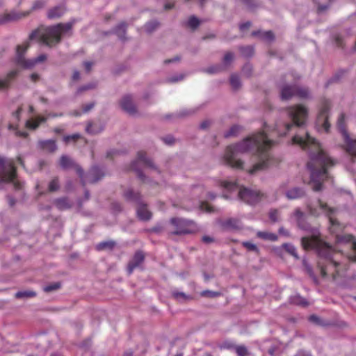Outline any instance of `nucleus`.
<instances>
[{"label":"nucleus","instance_id":"1","mask_svg":"<svg viewBox=\"0 0 356 356\" xmlns=\"http://www.w3.org/2000/svg\"><path fill=\"white\" fill-rule=\"evenodd\" d=\"M270 127L264 125L261 131L246 138L242 141L227 147L223 156L224 163L236 169H243V161L238 158L241 154L252 152L257 157L258 162L248 170L250 174L265 169L270 166L271 156L269 149L275 144L270 138Z\"/></svg>","mask_w":356,"mask_h":356},{"label":"nucleus","instance_id":"2","mask_svg":"<svg viewBox=\"0 0 356 356\" xmlns=\"http://www.w3.org/2000/svg\"><path fill=\"white\" fill-rule=\"evenodd\" d=\"M291 143L308 151L309 161L307 168L310 171V184L314 191H321L323 181L332 179L328 169L334 165L336 161L327 154L322 145L306 131L300 130L296 134Z\"/></svg>","mask_w":356,"mask_h":356},{"label":"nucleus","instance_id":"3","mask_svg":"<svg viewBox=\"0 0 356 356\" xmlns=\"http://www.w3.org/2000/svg\"><path fill=\"white\" fill-rule=\"evenodd\" d=\"M302 247L305 250H316L325 261H319L318 266L323 277H332L333 280L340 275L341 264L334 259L335 250L323 241L320 236V232L316 229L312 231V238H304Z\"/></svg>","mask_w":356,"mask_h":356},{"label":"nucleus","instance_id":"4","mask_svg":"<svg viewBox=\"0 0 356 356\" xmlns=\"http://www.w3.org/2000/svg\"><path fill=\"white\" fill-rule=\"evenodd\" d=\"M74 23V21H72L65 24H58L45 29L35 30L31 33L29 40H38L47 46H54L60 42L62 37L71 35Z\"/></svg>","mask_w":356,"mask_h":356},{"label":"nucleus","instance_id":"5","mask_svg":"<svg viewBox=\"0 0 356 356\" xmlns=\"http://www.w3.org/2000/svg\"><path fill=\"white\" fill-rule=\"evenodd\" d=\"M286 114L292 122H284L278 121L273 131H275L278 136H282L286 134L293 127L303 126L308 118V109L303 105L298 104L288 107Z\"/></svg>","mask_w":356,"mask_h":356},{"label":"nucleus","instance_id":"6","mask_svg":"<svg viewBox=\"0 0 356 356\" xmlns=\"http://www.w3.org/2000/svg\"><path fill=\"white\" fill-rule=\"evenodd\" d=\"M221 186L228 191H238V198L250 205H256L266 197V194L261 191L244 186L238 188L236 182L222 181Z\"/></svg>","mask_w":356,"mask_h":356},{"label":"nucleus","instance_id":"7","mask_svg":"<svg viewBox=\"0 0 356 356\" xmlns=\"http://www.w3.org/2000/svg\"><path fill=\"white\" fill-rule=\"evenodd\" d=\"M60 165L63 169L74 168L83 186L88 183H95L104 177V173L102 170L97 166H93L90 169L87 176L85 177L83 169L79 165L76 164L72 159L65 155H63L60 157Z\"/></svg>","mask_w":356,"mask_h":356},{"label":"nucleus","instance_id":"8","mask_svg":"<svg viewBox=\"0 0 356 356\" xmlns=\"http://www.w3.org/2000/svg\"><path fill=\"white\" fill-rule=\"evenodd\" d=\"M307 208L312 216H318L321 214H324L329 218L331 232L335 233L338 228L342 229L339 222L334 218L337 211L334 208L328 207L326 203L319 200L315 204H309Z\"/></svg>","mask_w":356,"mask_h":356},{"label":"nucleus","instance_id":"9","mask_svg":"<svg viewBox=\"0 0 356 356\" xmlns=\"http://www.w3.org/2000/svg\"><path fill=\"white\" fill-rule=\"evenodd\" d=\"M337 127L341 134L343 149L352 157H356V138L350 136L346 129L345 115L341 113L337 120Z\"/></svg>","mask_w":356,"mask_h":356},{"label":"nucleus","instance_id":"10","mask_svg":"<svg viewBox=\"0 0 356 356\" xmlns=\"http://www.w3.org/2000/svg\"><path fill=\"white\" fill-rule=\"evenodd\" d=\"M15 168L13 161L0 157V183L13 182L16 188H20V184L15 181Z\"/></svg>","mask_w":356,"mask_h":356},{"label":"nucleus","instance_id":"11","mask_svg":"<svg viewBox=\"0 0 356 356\" xmlns=\"http://www.w3.org/2000/svg\"><path fill=\"white\" fill-rule=\"evenodd\" d=\"M29 47V42H26L17 47L15 61L17 64L24 68H31L38 63H42L47 59L45 54H41L34 59L26 60L24 54Z\"/></svg>","mask_w":356,"mask_h":356},{"label":"nucleus","instance_id":"12","mask_svg":"<svg viewBox=\"0 0 356 356\" xmlns=\"http://www.w3.org/2000/svg\"><path fill=\"white\" fill-rule=\"evenodd\" d=\"M170 225L172 227L170 232L176 235L193 233L197 229L193 221L184 218H172L170 220Z\"/></svg>","mask_w":356,"mask_h":356},{"label":"nucleus","instance_id":"13","mask_svg":"<svg viewBox=\"0 0 356 356\" xmlns=\"http://www.w3.org/2000/svg\"><path fill=\"white\" fill-rule=\"evenodd\" d=\"M124 196L127 200L138 204L137 216L140 220L146 221L151 218L152 213L147 209V206L141 202V197L138 193H135L132 190L128 189L124 192Z\"/></svg>","mask_w":356,"mask_h":356},{"label":"nucleus","instance_id":"14","mask_svg":"<svg viewBox=\"0 0 356 356\" xmlns=\"http://www.w3.org/2000/svg\"><path fill=\"white\" fill-rule=\"evenodd\" d=\"M330 105V102L329 100H325L322 104V106L316 121V128L318 131L327 132L329 131L330 127L328 122Z\"/></svg>","mask_w":356,"mask_h":356},{"label":"nucleus","instance_id":"15","mask_svg":"<svg viewBox=\"0 0 356 356\" xmlns=\"http://www.w3.org/2000/svg\"><path fill=\"white\" fill-rule=\"evenodd\" d=\"M310 92L306 88H298L296 85H286L281 89V98L283 100H288L293 96H298L301 98H309Z\"/></svg>","mask_w":356,"mask_h":356},{"label":"nucleus","instance_id":"16","mask_svg":"<svg viewBox=\"0 0 356 356\" xmlns=\"http://www.w3.org/2000/svg\"><path fill=\"white\" fill-rule=\"evenodd\" d=\"M337 248H340L341 245H346L350 249L351 252L348 253L347 257L350 261L356 262V239L350 234L337 235Z\"/></svg>","mask_w":356,"mask_h":356},{"label":"nucleus","instance_id":"17","mask_svg":"<svg viewBox=\"0 0 356 356\" xmlns=\"http://www.w3.org/2000/svg\"><path fill=\"white\" fill-rule=\"evenodd\" d=\"M45 4L44 0H36L31 8V10L23 13L13 12L11 13L5 15L2 17H0V24L5 23L11 20L18 19L22 17L28 16L31 11L37 10L42 8Z\"/></svg>","mask_w":356,"mask_h":356},{"label":"nucleus","instance_id":"18","mask_svg":"<svg viewBox=\"0 0 356 356\" xmlns=\"http://www.w3.org/2000/svg\"><path fill=\"white\" fill-rule=\"evenodd\" d=\"M138 165H142L144 168H154V165L152 161L146 156V154L143 152H139L138 153L137 159L132 163L131 168L134 170L141 179H144V175L140 168L138 167Z\"/></svg>","mask_w":356,"mask_h":356},{"label":"nucleus","instance_id":"19","mask_svg":"<svg viewBox=\"0 0 356 356\" xmlns=\"http://www.w3.org/2000/svg\"><path fill=\"white\" fill-rule=\"evenodd\" d=\"M294 216L296 218L298 226L302 229L308 231L309 232V236H304L302 238V239H303L304 238H312V231L314 229H316L319 232V231L317 228L311 227L309 225L303 222V218H304L305 215H304L303 212H302L299 209H296V211L294 212ZM301 243H302V240H301Z\"/></svg>","mask_w":356,"mask_h":356},{"label":"nucleus","instance_id":"20","mask_svg":"<svg viewBox=\"0 0 356 356\" xmlns=\"http://www.w3.org/2000/svg\"><path fill=\"white\" fill-rule=\"evenodd\" d=\"M121 108L130 115H134L136 112L135 104L131 95L124 96L120 101Z\"/></svg>","mask_w":356,"mask_h":356},{"label":"nucleus","instance_id":"21","mask_svg":"<svg viewBox=\"0 0 356 356\" xmlns=\"http://www.w3.org/2000/svg\"><path fill=\"white\" fill-rule=\"evenodd\" d=\"M18 74L17 70H13L9 72L6 76L0 79V91L7 90L12 81L15 79Z\"/></svg>","mask_w":356,"mask_h":356},{"label":"nucleus","instance_id":"22","mask_svg":"<svg viewBox=\"0 0 356 356\" xmlns=\"http://www.w3.org/2000/svg\"><path fill=\"white\" fill-rule=\"evenodd\" d=\"M144 261V255L141 252H136L132 259L129 261L127 267L129 274L132 273L134 270L138 267Z\"/></svg>","mask_w":356,"mask_h":356},{"label":"nucleus","instance_id":"23","mask_svg":"<svg viewBox=\"0 0 356 356\" xmlns=\"http://www.w3.org/2000/svg\"><path fill=\"white\" fill-rule=\"evenodd\" d=\"M220 225L227 230L239 229L242 227L241 222L237 218H229L222 220L220 222Z\"/></svg>","mask_w":356,"mask_h":356},{"label":"nucleus","instance_id":"24","mask_svg":"<svg viewBox=\"0 0 356 356\" xmlns=\"http://www.w3.org/2000/svg\"><path fill=\"white\" fill-rule=\"evenodd\" d=\"M305 195V191L298 187L293 188L286 192V196L289 200L300 198Z\"/></svg>","mask_w":356,"mask_h":356},{"label":"nucleus","instance_id":"25","mask_svg":"<svg viewBox=\"0 0 356 356\" xmlns=\"http://www.w3.org/2000/svg\"><path fill=\"white\" fill-rule=\"evenodd\" d=\"M39 144L42 149L49 152H53L57 149L56 144L53 140H42Z\"/></svg>","mask_w":356,"mask_h":356},{"label":"nucleus","instance_id":"26","mask_svg":"<svg viewBox=\"0 0 356 356\" xmlns=\"http://www.w3.org/2000/svg\"><path fill=\"white\" fill-rule=\"evenodd\" d=\"M46 120V118L42 116H38L36 118H31L27 120L26 122V125L28 128L31 129H36L39 124Z\"/></svg>","mask_w":356,"mask_h":356},{"label":"nucleus","instance_id":"27","mask_svg":"<svg viewBox=\"0 0 356 356\" xmlns=\"http://www.w3.org/2000/svg\"><path fill=\"white\" fill-rule=\"evenodd\" d=\"M257 236L264 241H275L277 240V236L271 232L259 231L256 234Z\"/></svg>","mask_w":356,"mask_h":356},{"label":"nucleus","instance_id":"28","mask_svg":"<svg viewBox=\"0 0 356 356\" xmlns=\"http://www.w3.org/2000/svg\"><path fill=\"white\" fill-rule=\"evenodd\" d=\"M54 204L59 210H65L72 206V204L65 197L56 199L54 201Z\"/></svg>","mask_w":356,"mask_h":356},{"label":"nucleus","instance_id":"29","mask_svg":"<svg viewBox=\"0 0 356 356\" xmlns=\"http://www.w3.org/2000/svg\"><path fill=\"white\" fill-rule=\"evenodd\" d=\"M65 12L63 6H56L48 12V17L50 19H54L60 17Z\"/></svg>","mask_w":356,"mask_h":356},{"label":"nucleus","instance_id":"30","mask_svg":"<svg viewBox=\"0 0 356 356\" xmlns=\"http://www.w3.org/2000/svg\"><path fill=\"white\" fill-rule=\"evenodd\" d=\"M252 35L259 36L261 39H263L266 41H268V42H270L274 40V35L270 31H254L252 33Z\"/></svg>","mask_w":356,"mask_h":356},{"label":"nucleus","instance_id":"31","mask_svg":"<svg viewBox=\"0 0 356 356\" xmlns=\"http://www.w3.org/2000/svg\"><path fill=\"white\" fill-rule=\"evenodd\" d=\"M290 301L292 304L297 305H300L303 307L308 305V302H307V300L304 298L301 297L300 295H296L294 296L291 297Z\"/></svg>","mask_w":356,"mask_h":356},{"label":"nucleus","instance_id":"32","mask_svg":"<svg viewBox=\"0 0 356 356\" xmlns=\"http://www.w3.org/2000/svg\"><path fill=\"white\" fill-rule=\"evenodd\" d=\"M126 32V24L125 23H120L115 29V33L121 40L124 39V35Z\"/></svg>","mask_w":356,"mask_h":356},{"label":"nucleus","instance_id":"33","mask_svg":"<svg viewBox=\"0 0 356 356\" xmlns=\"http://www.w3.org/2000/svg\"><path fill=\"white\" fill-rule=\"evenodd\" d=\"M115 243L113 241H104L99 243L97 245L96 248L98 250H103L106 249L111 250Z\"/></svg>","mask_w":356,"mask_h":356},{"label":"nucleus","instance_id":"34","mask_svg":"<svg viewBox=\"0 0 356 356\" xmlns=\"http://www.w3.org/2000/svg\"><path fill=\"white\" fill-rule=\"evenodd\" d=\"M35 296V293L32 291H21L15 293V298H29Z\"/></svg>","mask_w":356,"mask_h":356},{"label":"nucleus","instance_id":"35","mask_svg":"<svg viewBox=\"0 0 356 356\" xmlns=\"http://www.w3.org/2000/svg\"><path fill=\"white\" fill-rule=\"evenodd\" d=\"M282 247L289 252L291 255L294 257L296 259H298V255L296 252V248L291 244L285 243Z\"/></svg>","mask_w":356,"mask_h":356},{"label":"nucleus","instance_id":"36","mask_svg":"<svg viewBox=\"0 0 356 356\" xmlns=\"http://www.w3.org/2000/svg\"><path fill=\"white\" fill-rule=\"evenodd\" d=\"M234 55L232 52H227L224 56L222 63L225 67L229 66L231 63L234 60Z\"/></svg>","mask_w":356,"mask_h":356},{"label":"nucleus","instance_id":"37","mask_svg":"<svg viewBox=\"0 0 356 356\" xmlns=\"http://www.w3.org/2000/svg\"><path fill=\"white\" fill-rule=\"evenodd\" d=\"M159 26V23L156 21H152L148 23H147L145 25V31L147 33H152L153 31H154L157 27Z\"/></svg>","mask_w":356,"mask_h":356},{"label":"nucleus","instance_id":"38","mask_svg":"<svg viewBox=\"0 0 356 356\" xmlns=\"http://www.w3.org/2000/svg\"><path fill=\"white\" fill-rule=\"evenodd\" d=\"M187 24L189 27L194 29L200 25V20L197 17L192 16L188 19Z\"/></svg>","mask_w":356,"mask_h":356},{"label":"nucleus","instance_id":"39","mask_svg":"<svg viewBox=\"0 0 356 356\" xmlns=\"http://www.w3.org/2000/svg\"><path fill=\"white\" fill-rule=\"evenodd\" d=\"M240 51L243 56L250 57L253 54V48L250 46L241 47Z\"/></svg>","mask_w":356,"mask_h":356},{"label":"nucleus","instance_id":"40","mask_svg":"<svg viewBox=\"0 0 356 356\" xmlns=\"http://www.w3.org/2000/svg\"><path fill=\"white\" fill-rule=\"evenodd\" d=\"M230 83L234 88H238L241 85V81L238 76L236 74L232 75L230 77Z\"/></svg>","mask_w":356,"mask_h":356},{"label":"nucleus","instance_id":"41","mask_svg":"<svg viewBox=\"0 0 356 356\" xmlns=\"http://www.w3.org/2000/svg\"><path fill=\"white\" fill-rule=\"evenodd\" d=\"M242 245L243 247H245L249 251L255 252H257L259 251L257 246L251 242L244 241L242 243Z\"/></svg>","mask_w":356,"mask_h":356},{"label":"nucleus","instance_id":"42","mask_svg":"<svg viewBox=\"0 0 356 356\" xmlns=\"http://www.w3.org/2000/svg\"><path fill=\"white\" fill-rule=\"evenodd\" d=\"M240 129V127L238 126L234 125L230 128V129L225 133V137L228 138L230 136H233L236 135V134L238 132Z\"/></svg>","mask_w":356,"mask_h":356},{"label":"nucleus","instance_id":"43","mask_svg":"<svg viewBox=\"0 0 356 356\" xmlns=\"http://www.w3.org/2000/svg\"><path fill=\"white\" fill-rule=\"evenodd\" d=\"M60 287V284L58 282L53 283L51 284H49L47 286H45L44 287V291L46 292H51L55 290L58 289Z\"/></svg>","mask_w":356,"mask_h":356},{"label":"nucleus","instance_id":"44","mask_svg":"<svg viewBox=\"0 0 356 356\" xmlns=\"http://www.w3.org/2000/svg\"><path fill=\"white\" fill-rule=\"evenodd\" d=\"M200 209L207 213H212L213 208L207 202H202L200 204Z\"/></svg>","mask_w":356,"mask_h":356},{"label":"nucleus","instance_id":"45","mask_svg":"<svg viewBox=\"0 0 356 356\" xmlns=\"http://www.w3.org/2000/svg\"><path fill=\"white\" fill-rule=\"evenodd\" d=\"M279 216L280 212L278 210L273 209L271 210L269 213V218L273 222L277 221L279 220Z\"/></svg>","mask_w":356,"mask_h":356},{"label":"nucleus","instance_id":"46","mask_svg":"<svg viewBox=\"0 0 356 356\" xmlns=\"http://www.w3.org/2000/svg\"><path fill=\"white\" fill-rule=\"evenodd\" d=\"M59 188V184L57 179H54L49 184V191H55Z\"/></svg>","mask_w":356,"mask_h":356},{"label":"nucleus","instance_id":"47","mask_svg":"<svg viewBox=\"0 0 356 356\" xmlns=\"http://www.w3.org/2000/svg\"><path fill=\"white\" fill-rule=\"evenodd\" d=\"M236 352L238 356H247L248 350L245 346H237Z\"/></svg>","mask_w":356,"mask_h":356},{"label":"nucleus","instance_id":"48","mask_svg":"<svg viewBox=\"0 0 356 356\" xmlns=\"http://www.w3.org/2000/svg\"><path fill=\"white\" fill-rule=\"evenodd\" d=\"M86 130L88 134H95L99 133L102 129H95L93 127V124L90 123L86 127Z\"/></svg>","mask_w":356,"mask_h":356},{"label":"nucleus","instance_id":"49","mask_svg":"<svg viewBox=\"0 0 356 356\" xmlns=\"http://www.w3.org/2000/svg\"><path fill=\"white\" fill-rule=\"evenodd\" d=\"M80 135L79 134H72V135H70V136H66L64 137V141L65 143H68L70 142V140H75L78 138H80Z\"/></svg>","mask_w":356,"mask_h":356},{"label":"nucleus","instance_id":"50","mask_svg":"<svg viewBox=\"0 0 356 356\" xmlns=\"http://www.w3.org/2000/svg\"><path fill=\"white\" fill-rule=\"evenodd\" d=\"M221 69H222V66H220V65L213 66V67H209L207 70V72L208 73L213 74V73H216V72H220L221 70Z\"/></svg>","mask_w":356,"mask_h":356},{"label":"nucleus","instance_id":"51","mask_svg":"<svg viewBox=\"0 0 356 356\" xmlns=\"http://www.w3.org/2000/svg\"><path fill=\"white\" fill-rule=\"evenodd\" d=\"M163 140L166 145H170L174 143L175 139L172 136H168L163 138Z\"/></svg>","mask_w":356,"mask_h":356},{"label":"nucleus","instance_id":"52","mask_svg":"<svg viewBox=\"0 0 356 356\" xmlns=\"http://www.w3.org/2000/svg\"><path fill=\"white\" fill-rule=\"evenodd\" d=\"M184 79V75L182 74H179V75H177V76H172L171 78H170L168 79V81L170 82H172V83H174V82H177L179 81H181Z\"/></svg>","mask_w":356,"mask_h":356},{"label":"nucleus","instance_id":"53","mask_svg":"<svg viewBox=\"0 0 356 356\" xmlns=\"http://www.w3.org/2000/svg\"><path fill=\"white\" fill-rule=\"evenodd\" d=\"M94 107V103H90L83 108V112L87 113Z\"/></svg>","mask_w":356,"mask_h":356},{"label":"nucleus","instance_id":"54","mask_svg":"<svg viewBox=\"0 0 356 356\" xmlns=\"http://www.w3.org/2000/svg\"><path fill=\"white\" fill-rule=\"evenodd\" d=\"M294 356H311V354L304 350H299Z\"/></svg>","mask_w":356,"mask_h":356},{"label":"nucleus","instance_id":"55","mask_svg":"<svg viewBox=\"0 0 356 356\" xmlns=\"http://www.w3.org/2000/svg\"><path fill=\"white\" fill-rule=\"evenodd\" d=\"M92 65V63L89 61H86L83 63V66L87 72H89L91 69V67Z\"/></svg>","mask_w":356,"mask_h":356},{"label":"nucleus","instance_id":"56","mask_svg":"<svg viewBox=\"0 0 356 356\" xmlns=\"http://www.w3.org/2000/svg\"><path fill=\"white\" fill-rule=\"evenodd\" d=\"M309 321L311 322H314V323H316L317 324L319 323V321H320V318L317 316H315V315H312L310 317H309Z\"/></svg>","mask_w":356,"mask_h":356},{"label":"nucleus","instance_id":"57","mask_svg":"<svg viewBox=\"0 0 356 356\" xmlns=\"http://www.w3.org/2000/svg\"><path fill=\"white\" fill-rule=\"evenodd\" d=\"M250 24H250V22H245V23L241 24L240 25V29H241V31H244V30H245V29H248V28L250 26Z\"/></svg>","mask_w":356,"mask_h":356},{"label":"nucleus","instance_id":"58","mask_svg":"<svg viewBox=\"0 0 356 356\" xmlns=\"http://www.w3.org/2000/svg\"><path fill=\"white\" fill-rule=\"evenodd\" d=\"M202 241L206 243H209L213 241V238L209 236H204L202 237Z\"/></svg>","mask_w":356,"mask_h":356},{"label":"nucleus","instance_id":"59","mask_svg":"<svg viewBox=\"0 0 356 356\" xmlns=\"http://www.w3.org/2000/svg\"><path fill=\"white\" fill-rule=\"evenodd\" d=\"M206 294H208L209 296L211 297H214V296H216L218 295V293H216V292H213V291H204L203 292V295H206Z\"/></svg>","mask_w":356,"mask_h":356},{"label":"nucleus","instance_id":"60","mask_svg":"<svg viewBox=\"0 0 356 356\" xmlns=\"http://www.w3.org/2000/svg\"><path fill=\"white\" fill-rule=\"evenodd\" d=\"M92 88V86L91 85H86L85 86H83V87H81L79 90H78V92H81V91L83 90H88V89H90Z\"/></svg>","mask_w":356,"mask_h":356},{"label":"nucleus","instance_id":"61","mask_svg":"<svg viewBox=\"0 0 356 356\" xmlns=\"http://www.w3.org/2000/svg\"><path fill=\"white\" fill-rule=\"evenodd\" d=\"M179 59H180V58L179 56H175L172 59L165 60V63H172V62L179 61Z\"/></svg>","mask_w":356,"mask_h":356},{"label":"nucleus","instance_id":"62","mask_svg":"<svg viewBox=\"0 0 356 356\" xmlns=\"http://www.w3.org/2000/svg\"><path fill=\"white\" fill-rule=\"evenodd\" d=\"M80 78V74L78 71H75L73 73L72 79L74 80H78Z\"/></svg>","mask_w":356,"mask_h":356},{"label":"nucleus","instance_id":"63","mask_svg":"<svg viewBox=\"0 0 356 356\" xmlns=\"http://www.w3.org/2000/svg\"><path fill=\"white\" fill-rule=\"evenodd\" d=\"M209 124V122L208 121H204L201 123L200 128L202 129H206L207 127H208Z\"/></svg>","mask_w":356,"mask_h":356},{"label":"nucleus","instance_id":"64","mask_svg":"<svg viewBox=\"0 0 356 356\" xmlns=\"http://www.w3.org/2000/svg\"><path fill=\"white\" fill-rule=\"evenodd\" d=\"M31 79L33 81H36L39 79V76L38 74L33 73L31 75Z\"/></svg>","mask_w":356,"mask_h":356}]
</instances>
